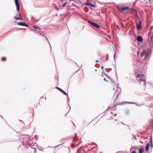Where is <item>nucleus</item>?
Returning a JSON list of instances; mask_svg holds the SVG:
<instances>
[{
    "label": "nucleus",
    "mask_w": 153,
    "mask_h": 153,
    "mask_svg": "<svg viewBox=\"0 0 153 153\" xmlns=\"http://www.w3.org/2000/svg\"><path fill=\"white\" fill-rule=\"evenodd\" d=\"M104 80L105 81H106V82H108V80H107L106 79H105V78H104Z\"/></svg>",
    "instance_id": "c756f323"
},
{
    "label": "nucleus",
    "mask_w": 153,
    "mask_h": 153,
    "mask_svg": "<svg viewBox=\"0 0 153 153\" xmlns=\"http://www.w3.org/2000/svg\"><path fill=\"white\" fill-rule=\"evenodd\" d=\"M67 96L68 97V100H67V102H68V101H69V98L68 96V95Z\"/></svg>",
    "instance_id": "f704fd0d"
},
{
    "label": "nucleus",
    "mask_w": 153,
    "mask_h": 153,
    "mask_svg": "<svg viewBox=\"0 0 153 153\" xmlns=\"http://www.w3.org/2000/svg\"><path fill=\"white\" fill-rule=\"evenodd\" d=\"M136 25L137 29L140 30L141 28V21H139L138 23L136 22Z\"/></svg>",
    "instance_id": "39448f33"
},
{
    "label": "nucleus",
    "mask_w": 153,
    "mask_h": 153,
    "mask_svg": "<svg viewBox=\"0 0 153 153\" xmlns=\"http://www.w3.org/2000/svg\"><path fill=\"white\" fill-rule=\"evenodd\" d=\"M101 68L102 69H103L104 68V67L103 66H102L101 67Z\"/></svg>",
    "instance_id": "58836bf2"
},
{
    "label": "nucleus",
    "mask_w": 153,
    "mask_h": 153,
    "mask_svg": "<svg viewBox=\"0 0 153 153\" xmlns=\"http://www.w3.org/2000/svg\"><path fill=\"white\" fill-rule=\"evenodd\" d=\"M62 1H63V0H61Z\"/></svg>",
    "instance_id": "680f3d73"
},
{
    "label": "nucleus",
    "mask_w": 153,
    "mask_h": 153,
    "mask_svg": "<svg viewBox=\"0 0 153 153\" xmlns=\"http://www.w3.org/2000/svg\"><path fill=\"white\" fill-rule=\"evenodd\" d=\"M29 137L30 136L28 135H24L21 137L20 138V141L23 145L24 144H25L27 147L30 146L31 148L33 149H34V152L36 153V152L37 151L36 149L34 147V145L32 146H31V141L30 140Z\"/></svg>",
    "instance_id": "f257e3e1"
},
{
    "label": "nucleus",
    "mask_w": 153,
    "mask_h": 153,
    "mask_svg": "<svg viewBox=\"0 0 153 153\" xmlns=\"http://www.w3.org/2000/svg\"><path fill=\"white\" fill-rule=\"evenodd\" d=\"M14 18H15V19H16V20H19V19H22V20H23V19L22 18H21V17H17L16 16H15L14 17Z\"/></svg>",
    "instance_id": "aec40b11"
},
{
    "label": "nucleus",
    "mask_w": 153,
    "mask_h": 153,
    "mask_svg": "<svg viewBox=\"0 0 153 153\" xmlns=\"http://www.w3.org/2000/svg\"><path fill=\"white\" fill-rule=\"evenodd\" d=\"M141 142V143H143V142H142V141H140Z\"/></svg>",
    "instance_id": "49530a36"
},
{
    "label": "nucleus",
    "mask_w": 153,
    "mask_h": 153,
    "mask_svg": "<svg viewBox=\"0 0 153 153\" xmlns=\"http://www.w3.org/2000/svg\"><path fill=\"white\" fill-rule=\"evenodd\" d=\"M119 9H120L122 11H124L126 10H129V8L128 6L126 7H122L120 6L119 7Z\"/></svg>",
    "instance_id": "423d86ee"
},
{
    "label": "nucleus",
    "mask_w": 153,
    "mask_h": 153,
    "mask_svg": "<svg viewBox=\"0 0 153 153\" xmlns=\"http://www.w3.org/2000/svg\"><path fill=\"white\" fill-rule=\"evenodd\" d=\"M6 60V59L5 58H2L1 59V60L2 61H5Z\"/></svg>",
    "instance_id": "cd10ccee"
},
{
    "label": "nucleus",
    "mask_w": 153,
    "mask_h": 153,
    "mask_svg": "<svg viewBox=\"0 0 153 153\" xmlns=\"http://www.w3.org/2000/svg\"><path fill=\"white\" fill-rule=\"evenodd\" d=\"M53 57H54V56H53ZM54 60H55V58H54Z\"/></svg>",
    "instance_id": "864d4df0"
},
{
    "label": "nucleus",
    "mask_w": 153,
    "mask_h": 153,
    "mask_svg": "<svg viewBox=\"0 0 153 153\" xmlns=\"http://www.w3.org/2000/svg\"><path fill=\"white\" fill-rule=\"evenodd\" d=\"M143 40V38L140 35H138L137 37V40L138 42H141Z\"/></svg>",
    "instance_id": "1a4fd4ad"
},
{
    "label": "nucleus",
    "mask_w": 153,
    "mask_h": 153,
    "mask_svg": "<svg viewBox=\"0 0 153 153\" xmlns=\"http://www.w3.org/2000/svg\"><path fill=\"white\" fill-rule=\"evenodd\" d=\"M44 149L42 148V147H39V150H40L42 151H43Z\"/></svg>",
    "instance_id": "4be33fe9"
},
{
    "label": "nucleus",
    "mask_w": 153,
    "mask_h": 153,
    "mask_svg": "<svg viewBox=\"0 0 153 153\" xmlns=\"http://www.w3.org/2000/svg\"><path fill=\"white\" fill-rule=\"evenodd\" d=\"M152 27H153V26H151V28Z\"/></svg>",
    "instance_id": "c03bdc74"
},
{
    "label": "nucleus",
    "mask_w": 153,
    "mask_h": 153,
    "mask_svg": "<svg viewBox=\"0 0 153 153\" xmlns=\"http://www.w3.org/2000/svg\"><path fill=\"white\" fill-rule=\"evenodd\" d=\"M107 57H108V54H107Z\"/></svg>",
    "instance_id": "a18cd8bd"
},
{
    "label": "nucleus",
    "mask_w": 153,
    "mask_h": 153,
    "mask_svg": "<svg viewBox=\"0 0 153 153\" xmlns=\"http://www.w3.org/2000/svg\"><path fill=\"white\" fill-rule=\"evenodd\" d=\"M131 102H124L122 103H120L119 104V105H123L124 104H131Z\"/></svg>",
    "instance_id": "a211bd4d"
},
{
    "label": "nucleus",
    "mask_w": 153,
    "mask_h": 153,
    "mask_svg": "<svg viewBox=\"0 0 153 153\" xmlns=\"http://www.w3.org/2000/svg\"><path fill=\"white\" fill-rule=\"evenodd\" d=\"M96 62L97 63H98L99 62V60H96Z\"/></svg>",
    "instance_id": "72a5a7b5"
},
{
    "label": "nucleus",
    "mask_w": 153,
    "mask_h": 153,
    "mask_svg": "<svg viewBox=\"0 0 153 153\" xmlns=\"http://www.w3.org/2000/svg\"><path fill=\"white\" fill-rule=\"evenodd\" d=\"M76 135H77V134H75V135L76 136Z\"/></svg>",
    "instance_id": "5fc2aeb1"
},
{
    "label": "nucleus",
    "mask_w": 153,
    "mask_h": 153,
    "mask_svg": "<svg viewBox=\"0 0 153 153\" xmlns=\"http://www.w3.org/2000/svg\"><path fill=\"white\" fill-rule=\"evenodd\" d=\"M61 145V144H59V145H58L57 146H56L55 147V148H56L58 147L59 145Z\"/></svg>",
    "instance_id": "2f4dec72"
},
{
    "label": "nucleus",
    "mask_w": 153,
    "mask_h": 153,
    "mask_svg": "<svg viewBox=\"0 0 153 153\" xmlns=\"http://www.w3.org/2000/svg\"><path fill=\"white\" fill-rule=\"evenodd\" d=\"M19 121H21V122H23V123H24H24L23 122L22 120H19Z\"/></svg>",
    "instance_id": "a19ab883"
},
{
    "label": "nucleus",
    "mask_w": 153,
    "mask_h": 153,
    "mask_svg": "<svg viewBox=\"0 0 153 153\" xmlns=\"http://www.w3.org/2000/svg\"><path fill=\"white\" fill-rule=\"evenodd\" d=\"M149 144L148 143H147L145 147L146 151V152L148 151L149 149Z\"/></svg>",
    "instance_id": "4468645a"
},
{
    "label": "nucleus",
    "mask_w": 153,
    "mask_h": 153,
    "mask_svg": "<svg viewBox=\"0 0 153 153\" xmlns=\"http://www.w3.org/2000/svg\"><path fill=\"white\" fill-rule=\"evenodd\" d=\"M97 71V69H95V71Z\"/></svg>",
    "instance_id": "de8ad7c7"
},
{
    "label": "nucleus",
    "mask_w": 153,
    "mask_h": 153,
    "mask_svg": "<svg viewBox=\"0 0 153 153\" xmlns=\"http://www.w3.org/2000/svg\"><path fill=\"white\" fill-rule=\"evenodd\" d=\"M137 1H138V0H136L135 1V2H137Z\"/></svg>",
    "instance_id": "8fccbe9b"
},
{
    "label": "nucleus",
    "mask_w": 153,
    "mask_h": 153,
    "mask_svg": "<svg viewBox=\"0 0 153 153\" xmlns=\"http://www.w3.org/2000/svg\"><path fill=\"white\" fill-rule=\"evenodd\" d=\"M39 29H40V28H39Z\"/></svg>",
    "instance_id": "603ef678"
},
{
    "label": "nucleus",
    "mask_w": 153,
    "mask_h": 153,
    "mask_svg": "<svg viewBox=\"0 0 153 153\" xmlns=\"http://www.w3.org/2000/svg\"><path fill=\"white\" fill-rule=\"evenodd\" d=\"M121 123H123H123V122H121Z\"/></svg>",
    "instance_id": "4d7b16f0"
},
{
    "label": "nucleus",
    "mask_w": 153,
    "mask_h": 153,
    "mask_svg": "<svg viewBox=\"0 0 153 153\" xmlns=\"http://www.w3.org/2000/svg\"><path fill=\"white\" fill-rule=\"evenodd\" d=\"M15 3L16 6V9L18 11H19L20 10V6L18 2V0H15Z\"/></svg>",
    "instance_id": "0eeeda50"
},
{
    "label": "nucleus",
    "mask_w": 153,
    "mask_h": 153,
    "mask_svg": "<svg viewBox=\"0 0 153 153\" xmlns=\"http://www.w3.org/2000/svg\"><path fill=\"white\" fill-rule=\"evenodd\" d=\"M139 147H134L133 148V149H138L139 150Z\"/></svg>",
    "instance_id": "a878e982"
},
{
    "label": "nucleus",
    "mask_w": 153,
    "mask_h": 153,
    "mask_svg": "<svg viewBox=\"0 0 153 153\" xmlns=\"http://www.w3.org/2000/svg\"><path fill=\"white\" fill-rule=\"evenodd\" d=\"M100 153H101V152H100Z\"/></svg>",
    "instance_id": "052dcab7"
},
{
    "label": "nucleus",
    "mask_w": 153,
    "mask_h": 153,
    "mask_svg": "<svg viewBox=\"0 0 153 153\" xmlns=\"http://www.w3.org/2000/svg\"><path fill=\"white\" fill-rule=\"evenodd\" d=\"M149 143L150 144L153 143V141H152V136H151L150 137V139L149 140Z\"/></svg>",
    "instance_id": "6ab92c4d"
},
{
    "label": "nucleus",
    "mask_w": 153,
    "mask_h": 153,
    "mask_svg": "<svg viewBox=\"0 0 153 153\" xmlns=\"http://www.w3.org/2000/svg\"><path fill=\"white\" fill-rule=\"evenodd\" d=\"M69 106H70V109H71V106H70V105H69ZM69 111H70V110H69V111L67 112V113L66 114H65V116H66V115H67V114L69 112Z\"/></svg>",
    "instance_id": "7c9ffc66"
},
{
    "label": "nucleus",
    "mask_w": 153,
    "mask_h": 153,
    "mask_svg": "<svg viewBox=\"0 0 153 153\" xmlns=\"http://www.w3.org/2000/svg\"><path fill=\"white\" fill-rule=\"evenodd\" d=\"M104 74L108 78H109V79H110V78H111L110 77H109L108 76L107 74Z\"/></svg>",
    "instance_id": "bb28decb"
},
{
    "label": "nucleus",
    "mask_w": 153,
    "mask_h": 153,
    "mask_svg": "<svg viewBox=\"0 0 153 153\" xmlns=\"http://www.w3.org/2000/svg\"><path fill=\"white\" fill-rule=\"evenodd\" d=\"M18 25L24 26L25 27H28V25L24 22H19L18 23Z\"/></svg>",
    "instance_id": "9d476101"
},
{
    "label": "nucleus",
    "mask_w": 153,
    "mask_h": 153,
    "mask_svg": "<svg viewBox=\"0 0 153 153\" xmlns=\"http://www.w3.org/2000/svg\"><path fill=\"white\" fill-rule=\"evenodd\" d=\"M39 35H40L41 36H42L44 37H45L46 39H47L48 41L49 42L48 40V39H47V37H46V36L45 35V33L44 32H42V33H39Z\"/></svg>",
    "instance_id": "2eb2a0df"
},
{
    "label": "nucleus",
    "mask_w": 153,
    "mask_h": 153,
    "mask_svg": "<svg viewBox=\"0 0 153 153\" xmlns=\"http://www.w3.org/2000/svg\"><path fill=\"white\" fill-rule=\"evenodd\" d=\"M121 25H122V27H123L124 28H125V27H124V25H123V24L122 23V24H121Z\"/></svg>",
    "instance_id": "473e14b6"
},
{
    "label": "nucleus",
    "mask_w": 153,
    "mask_h": 153,
    "mask_svg": "<svg viewBox=\"0 0 153 153\" xmlns=\"http://www.w3.org/2000/svg\"><path fill=\"white\" fill-rule=\"evenodd\" d=\"M1 117L2 118H3L1 116Z\"/></svg>",
    "instance_id": "13d9d810"
},
{
    "label": "nucleus",
    "mask_w": 153,
    "mask_h": 153,
    "mask_svg": "<svg viewBox=\"0 0 153 153\" xmlns=\"http://www.w3.org/2000/svg\"><path fill=\"white\" fill-rule=\"evenodd\" d=\"M136 2H135V1L134 2V3H136Z\"/></svg>",
    "instance_id": "6e6d98bb"
},
{
    "label": "nucleus",
    "mask_w": 153,
    "mask_h": 153,
    "mask_svg": "<svg viewBox=\"0 0 153 153\" xmlns=\"http://www.w3.org/2000/svg\"><path fill=\"white\" fill-rule=\"evenodd\" d=\"M138 53H139V52H138L137 53L138 55Z\"/></svg>",
    "instance_id": "3c124183"
},
{
    "label": "nucleus",
    "mask_w": 153,
    "mask_h": 153,
    "mask_svg": "<svg viewBox=\"0 0 153 153\" xmlns=\"http://www.w3.org/2000/svg\"><path fill=\"white\" fill-rule=\"evenodd\" d=\"M131 104H135L139 106H141L142 105H143V104H137V103L136 102H131Z\"/></svg>",
    "instance_id": "dca6fc26"
},
{
    "label": "nucleus",
    "mask_w": 153,
    "mask_h": 153,
    "mask_svg": "<svg viewBox=\"0 0 153 153\" xmlns=\"http://www.w3.org/2000/svg\"><path fill=\"white\" fill-rule=\"evenodd\" d=\"M116 115H117V114H115L114 115V116H116Z\"/></svg>",
    "instance_id": "09e8293b"
},
{
    "label": "nucleus",
    "mask_w": 153,
    "mask_h": 153,
    "mask_svg": "<svg viewBox=\"0 0 153 153\" xmlns=\"http://www.w3.org/2000/svg\"><path fill=\"white\" fill-rule=\"evenodd\" d=\"M120 94V93H119V94H118V95H117V98H116V99H115V100H116L117 98H118V96H119V94Z\"/></svg>",
    "instance_id": "c9c22d12"
},
{
    "label": "nucleus",
    "mask_w": 153,
    "mask_h": 153,
    "mask_svg": "<svg viewBox=\"0 0 153 153\" xmlns=\"http://www.w3.org/2000/svg\"><path fill=\"white\" fill-rule=\"evenodd\" d=\"M56 88L58 89L59 91L62 92L64 95L68 96V94L66 92L60 88L58 87H56Z\"/></svg>",
    "instance_id": "6e6552de"
},
{
    "label": "nucleus",
    "mask_w": 153,
    "mask_h": 153,
    "mask_svg": "<svg viewBox=\"0 0 153 153\" xmlns=\"http://www.w3.org/2000/svg\"><path fill=\"white\" fill-rule=\"evenodd\" d=\"M115 69L116 71V65H115Z\"/></svg>",
    "instance_id": "37998d69"
},
{
    "label": "nucleus",
    "mask_w": 153,
    "mask_h": 153,
    "mask_svg": "<svg viewBox=\"0 0 153 153\" xmlns=\"http://www.w3.org/2000/svg\"><path fill=\"white\" fill-rule=\"evenodd\" d=\"M81 149L82 147L80 148L77 150V152L79 153H84L86 152L84 150Z\"/></svg>",
    "instance_id": "f8f14e48"
},
{
    "label": "nucleus",
    "mask_w": 153,
    "mask_h": 153,
    "mask_svg": "<svg viewBox=\"0 0 153 153\" xmlns=\"http://www.w3.org/2000/svg\"><path fill=\"white\" fill-rule=\"evenodd\" d=\"M85 4L87 5L93 7H96L95 4H92L91 3L86 2Z\"/></svg>",
    "instance_id": "ddd939ff"
},
{
    "label": "nucleus",
    "mask_w": 153,
    "mask_h": 153,
    "mask_svg": "<svg viewBox=\"0 0 153 153\" xmlns=\"http://www.w3.org/2000/svg\"><path fill=\"white\" fill-rule=\"evenodd\" d=\"M141 148H139V153H143V151L144 150V147L142 146H140Z\"/></svg>",
    "instance_id": "9b49d317"
},
{
    "label": "nucleus",
    "mask_w": 153,
    "mask_h": 153,
    "mask_svg": "<svg viewBox=\"0 0 153 153\" xmlns=\"http://www.w3.org/2000/svg\"><path fill=\"white\" fill-rule=\"evenodd\" d=\"M149 82H148V84H149Z\"/></svg>",
    "instance_id": "bf43d9fd"
},
{
    "label": "nucleus",
    "mask_w": 153,
    "mask_h": 153,
    "mask_svg": "<svg viewBox=\"0 0 153 153\" xmlns=\"http://www.w3.org/2000/svg\"><path fill=\"white\" fill-rule=\"evenodd\" d=\"M66 4H67V3L66 2H65L62 5V7H64L65 6V5Z\"/></svg>",
    "instance_id": "393cba45"
},
{
    "label": "nucleus",
    "mask_w": 153,
    "mask_h": 153,
    "mask_svg": "<svg viewBox=\"0 0 153 153\" xmlns=\"http://www.w3.org/2000/svg\"><path fill=\"white\" fill-rule=\"evenodd\" d=\"M88 22L92 26L97 28H99L100 27V26L99 24L92 21L88 20Z\"/></svg>",
    "instance_id": "20e7f679"
},
{
    "label": "nucleus",
    "mask_w": 153,
    "mask_h": 153,
    "mask_svg": "<svg viewBox=\"0 0 153 153\" xmlns=\"http://www.w3.org/2000/svg\"><path fill=\"white\" fill-rule=\"evenodd\" d=\"M136 74L137 79L140 81V83L141 84L143 83L144 84L146 85V77L143 74H142V72L138 71L137 74L136 73Z\"/></svg>",
    "instance_id": "f03ea898"
},
{
    "label": "nucleus",
    "mask_w": 153,
    "mask_h": 153,
    "mask_svg": "<svg viewBox=\"0 0 153 153\" xmlns=\"http://www.w3.org/2000/svg\"><path fill=\"white\" fill-rule=\"evenodd\" d=\"M148 54V51L144 50L141 53V56L142 60L146 59L147 57Z\"/></svg>",
    "instance_id": "7ed1b4c3"
},
{
    "label": "nucleus",
    "mask_w": 153,
    "mask_h": 153,
    "mask_svg": "<svg viewBox=\"0 0 153 153\" xmlns=\"http://www.w3.org/2000/svg\"><path fill=\"white\" fill-rule=\"evenodd\" d=\"M33 27L34 28L36 29H38V26H36V25H34L33 26Z\"/></svg>",
    "instance_id": "5701e85b"
},
{
    "label": "nucleus",
    "mask_w": 153,
    "mask_h": 153,
    "mask_svg": "<svg viewBox=\"0 0 153 153\" xmlns=\"http://www.w3.org/2000/svg\"><path fill=\"white\" fill-rule=\"evenodd\" d=\"M110 79L111 80V81L112 82H113V83H114L115 82L114 81V79H112V78H111V77L110 78Z\"/></svg>",
    "instance_id": "b1692460"
},
{
    "label": "nucleus",
    "mask_w": 153,
    "mask_h": 153,
    "mask_svg": "<svg viewBox=\"0 0 153 153\" xmlns=\"http://www.w3.org/2000/svg\"><path fill=\"white\" fill-rule=\"evenodd\" d=\"M129 113H130V111L128 110L127 109L126 110V114H127V115H128L129 114Z\"/></svg>",
    "instance_id": "412c9836"
},
{
    "label": "nucleus",
    "mask_w": 153,
    "mask_h": 153,
    "mask_svg": "<svg viewBox=\"0 0 153 153\" xmlns=\"http://www.w3.org/2000/svg\"><path fill=\"white\" fill-rule=\"evenodd\" d=\"M87 10L85 11L86 12H87L88 10V9L87 8H86Z\"/></svg>",
    "instance_id": "ea45409f"
},
{
    "label": "nucleus",
    "mask_w": 153,
    "mask_h": 153,
    "mask_svg": "<svg viewBox=\"0 0 153 153\" xmlns=\"http://www.w3.org/2000/svg\"><path fill=\"white\" fill-rule=\"evenodd\" d=\"M151 40H152V39ZM150 46L151 48L153 47V42L152 40L151 42H150Z\"/></svg>",
    "instance_id": "f3484780"
},
{
    "label": "nucleus",
    "mask_w": 153,
    "mask_h": 153,
    "mask_svg": "<svg viewBox=\"0 0 153 153\" xmlns=\"http://www.w3.org/2000/svg\"><path fill=\"white\" fill-rule=\"evenodd\" d=\"M150 147L151 148H152V147L153 148V143H151V144H150Z\"/></svg>",
    "instance_id": "c85d7f7f"
},
{
    "label": "nucleus",
    "mask_w": 153,
    "mask_h": 153,
    "mask_svg": "<svg viewBox=\"0 0 153 153\" xmlns=\"http://www.w3.org/2000/svg\"><path fill=\"white\" fill-rule=\"evenodd\" d=\"M19 16L21 17V15L20 13H19Z\"/></svg>",
    "instance_id": "4c0bfd02"
},
{
    "label": "nucleus",
    "mask_w": 153,
    "mask_h": 153,
    "mask_svg": "<svg viewBox=\"0 0 153 153\" xmlns=\"http://www.w3.org/2000/svg\"><path fill=\"white\" fill-rule=\"evenodd\" d=\"M108 57H107V58H106V60L108 61Z\"/></svg>",
    "instance_id": "79ce46f5"
},
{
    "label": "nucleus",
    "mask_w": 153,
    "mask_h": 153,
    "mask_svg": "<svg viewBox=\"0 0 153 153\" xmlns=\"http://www.w3.org/2000/svg\"><path fill=\"white\" fill-rule=\"evenodd\" d=\"M115 52L116 51H115V54H114V58H115V56L116 55V53H115Z\"/></svg>",
    "instance_id": "e433bc0d"
}]
</instances>
